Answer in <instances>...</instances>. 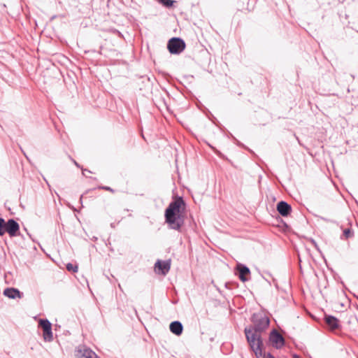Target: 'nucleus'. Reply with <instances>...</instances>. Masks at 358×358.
Instances as JSON below:
<instances>
[{
  "mask_svg": "<svg viewBox=\"0 0 358 358\" xmlns=\"http://www.w3.org/2000/svg\"><path fill=\"white\" fill-rule=\"evenodd\" d=\"M7 224V233L10 236H15L17 234V232L20 229V226L18 223L15 221L13 219H10L6 222Z\"/></svg>",
  "mask_w": 358,
  "mask_h": 358,
  "instance_id": "obj_8",
  "label": "nucleus"
},
{
  "mask_svg": "<svg viewBox=\"0 0 358 358\" xmlns=\"http://www.w3.org/2000/svg\"><path fill=\"white\" fill-rule=\"evenodd\" d=\"M270 340L273 345L276 348H280L284 345L285 341L283 337L278 332L273 331L270 336Z\"/></svg>",
  "mask_w": 358,
  "mask_h": 358,
  "instance_id": "obj_9",
  "label": "nucleus"
},
{
  "mask_svg": "<svg viewBox=\"0 0 358 358\" xmlns=\"http://www.w3.org/2000/svg\"><path fill=\"white\" fill-rule=\"evenodd\" d=\"M169 327L170 331L177 336H180L182 332L183 327L180 322L175 321L171 322Z\"/></svg>",
  "mask_w": 358,
  "mask_h": 358,
  "instance_id": "obj_12",
  "label": "nucleus"
},
{
  "mask_svg": "<svg viewBox=\"0 0 358 358\" xmlns=\"http://www.w3.org/2000/svg\"><path fill=\"white\" fill-rule=\"evenodd\" d=\"M185 206L182 198H178L171 202L165 211L166 222L170 227L175 230H179L182 225V220L180 217L181 208Z\"/></svg>",
  "mask_w": 358,
  "mask_h": 358,
  "instance_id": "obj_1",
  "label": "nucleus"
},
{
  "mask_svg": "<svg viewBox=\"0 0 358 358\" xmlns=\"http://www.w3.org/2000/svg\"><path fill=\"white\" fill-rule=\"evenodd\" d=\"M266 358H275L273 355H271V354H268L266 357Z\"/></svg>",
  "mask_w": 358,
  "mask_h": 358,
  "instance_id": "obj_21",
  "label": "nucleus"
},
{
  "mask_svg": "<svg viewBox=\"0 0 358 358\" xmlns=\"http://www.w3.org/2000/svg\"><path fill=\"white\" fill-rule=\"evenodd\" d=\"M236 269L238 271V278L242 282H246L248 280V275H250V269L245 265L238 264L236 266Z\"/></svg>",
  "mask_w": 358,
  "mask_h": 358,
  "instance_id": "obj_10",
  "label": "nucleus"
},
{
  "mask_svg": "<svg viewBox=\"0 0 358 358\" xmlns=\"http://www.w3.org/2000/svg\"><path fill=\"white\" fill-rule=\"evenodd\" d=\"M3 294L10 299L21 298V294L20 291L15 288L6 289L3 291Z\"/></svg>",
  "mask_w": 358,
  "mask_h": 358,
  "instance_id": "obj_13",
  "label": "nucleus"
},
{
  "mask_svg": "<svg viewBox=\"0 0 358 358\" xmlns=\"http://www.w3.org/2000/svg\"><path fill=\"white\" fill-rule=\"evenodd\" d=\"M260 332L254 327L245 329L247 340L257 357H261L262 354Z\"/></svg>",
  "mask_w": 358,
  "mask_h": 358,
  "instance_id": "obj_2",
  "label": "nucleus"
},
{
  "mask_svg": "<svg viewBox=\"0 0 358 358\" xmlns=\"http://www.w3.org/2000/svg\"><path fill=\"white\" fill-rule=\"evenodd\" d=\"M39 325L43 329V338L45 341H50L52 340V332L51 323L48 320L41 319L39 321Z\"/></svg>",
  "mask_w": 358,
  "mask_h": 358,
  "instance_id": "obj_6",
  "label": "nucleus"
},
{
  "mask_svg": "<svg viewBox=\"0 0 358 358\" xmlns=\"http://www.w3.org/2000/svg\"><path fill=\"white\" fill-rule=\"evenodd\" d=\"M74 163H75V164H76L77 166H78V163H76V162H74Z\"/></svg>",
  "mask_w": 358,
  "mask_h": 358,
  "instance_id": "obj_22",
  "label": "nucleus"
},
{
  "mask_svg": "<svg viewBox=\"0 0 358 358\" xmlns=\"http://www.w3.org/2000/svg\"><path fill=\"white\" fill-rule=\"evenodd\" d=\"M161 2L164 6L166 7H170L173 3V1L172 0H161Z\"/></svg>",
  "mask_w": 358,
  "mask_h": 358,
  "instance_id": "obj_17",
  "label": "nucleus"
},
{
  "mask_svg": "<svg viewBox=\"0 0 358 358\" xmlns=\"http://www.w3.org/2000/svg\"><path fill=\"white\" fill-rule=\"evenodd\" d=\"M76 358H99L90 348L85 346H78L74 353Z\"/></svg>",
  "mask_w": 358,
  "mask_h": 358,
  "instance_id": "obj_4",
  "label": "nucleus"
},
{
  "mask_svg": "<svg viewBox=\"0 0 358 358\" xmlns=\"http://www.w3.org/2000/svg\"><path fill=\"white\" fill-rule=\"evenodd\" d=\"M100 188L103 189H105V190H107V191H110L111 192H113V189H111L110 187L104 186V187H101Z\"/></svg>",
  "mask_w": 358,
  "mask_h": 358,
  "instance_id": "obj_19",
  "label": "nucleus"
},
{
  "mask_svg": "<svg viewBox=\"0 0 358 358\" xmlns=\"http://www.w3.org/2000/svg\"><path fill=\"white\" fill-rule=\"evenodd\" d=\"M254 323H255L254 328L262 331L268 327L269 319L266 315H254Z\"/></svg>",
  "mask_w": 358,
  "mask_h": 358,
  "instance_id": "obj_5",
  "label": "nucleus"
},
{
  "mask_svg": "<svg viewBox=\"0 0 358 358\" xmlns=\"http://www.w3.org/2000/svg\"><path fill=\"white\" fill-rule=\"evenodd\" d=\"M325 320H326V322L328 324V326L331 329H336L338 327L339 322H338V320L337 318H336L335 317L330 316V315L326 316Z\"/></svg>",
  "mask_w": 358,
  "mask_h": 358,
  "instance_id": "obj_14",
  "label": "nucleus"
},
{
  "mask_svg": "<svg viewBox=\"0 0 358 358\" xmlns=\"http://www.w3.org/2000/svg\"><path fill=\"white\" fill-rule=\"evenodd\" d=\"M277 210L282 216H287L291 210V206L285 201H280L277 204Z\"/></svg>",
  "mask_w": 358,
  "mask_h": 358,
  "instance_id": "obj_11",
  "label": "nucleus"
},
{
  "mask_svg": "<svg viewBox=\"0 0 358 358\" xmlns=\"http://www.w3.org/2000/svg\"><path fill=\"white\" fill-rule=\"evenodd\" d=\"M66 269L69 271H71V272H73V273H76L78 271V266L77 265H73L71 263H69L66 264Z\"/></svg>",
  "mask_w": 358,
  "mask_h": 358,
  "instance_id": "obj_15",
  "label": "nucleus"
},
{
  "mask_svg": "<svg viewBox=\"0 0 358 358\" xmlns=\"http://www.w3.org/2000/svg\"><path fill=\"white\" fill-rule=\"evenodd\" d=\"M352 236V232L350 229H345L343 231V236L345 238H348Z\"/></svg>",
  "mask_w": 358,
  "mask_h": 358,
  "instance_id": "obj_16",
  "label": "nucleus"
},
{
  "mask_svg": "<svg viewBox=\"0 0 358 358\" xmlns=\"http://www.w3.org/2000/svg\"><path fill=\"white\" fill-rule=\"evenodd\" d=\"M171 260H157L155 264V270L157 273L166 275L170 270Z\"/></svg>",
  "mask_w": 358,
  "mask_h": 358,
  "instance_id": "obj_7",
  "label": "nucleus"
},
{
  "mask_svg": "<svg viewBox=\"0 0 358 358\" xmlns=\"http://www.w3.org/2000/svg\"><path fill=\"white\" fill-rule=\"evenodd\" d=\"M294 358H300V357H298V356H296V355H295V356H294Z\"/></svg>",
  "mask_w": 358,
  "mask_h": 358,
  "instance_id": "obj_23",
  "label": "nucleus"
},
{
  "mask_svg": "<svg viewBox=\"0 0 358 358\" xmlns=\"http://www.w3.org/2000/svg\"><path fill=\"white\" fill-rule=\"evenodd\" d=\"M167 48L171 54H180L185 48V43L180 38H173L168 42Z\"/></svg>",
  "mask_w": 358,
  "mask_h": 358,
  "instance_id": "obj_3",
  "label": "nucleus"
},
{
  "mask_svg": "<svg viewBox=\"0 0 358 358\" xmlns=\"http://www.w3.org/2000/svg\"><path fill=\"white\" fill-rule=\"evenodd\" d=\"M4 226V220L0 217V236L3 235V227Z\"/></svg>",
  "mask_w": 358,
  "mask_h": 358,
  "instance_id": "obj_18",
  "label": "nucleus"
},
{
  "mask_svg": "<svg viewBox=\"0 0 358 358\" xmlns=\"http://www.w3.org/2000/svg\"><path fill=\"white\" fill-rule=\"evenodd\" d=\"M3 235L7 233V224L4 221V226L3 227Z\"/></svg>",
  "mask_w": 358,
  "mask_h": 358,
  "instance_id": "obj_20",
  "label": "nucleus"
}]
</instances>
